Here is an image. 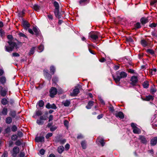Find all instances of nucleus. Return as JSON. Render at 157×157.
<instances>
[{
  "label": "nucleus",
  "mask_w": 157,
  "mask_h": 157,
  "mask_svg": "<svg viewBox=\"0 0 157 157\" xmlns=\"http://www.w3.org/2000/svg\"><path fill=\"white\" fill-rule=\"evenodd\" d=\"M7 38L9 39V41L7 42L9 44V46H5V50L6 51L8 52H12L14 48H15L17 49L19 48L18 45L19 44H21V42H19L17 44L15 42L13 41V37L12 35H8L7 36Z\"/></svg>",
  "instance_id": "1"
},
{
  "label": "nucleus",
  "mask_w": 157,
  "mask_h": 157,
  "mask_svg": "<svg viewBox=\"0 0 157 157\" xmlns=\"http://www.w3.org/2000/svg\"><path fill=\"white\" fill-rule=\"evenodd\" d=\"M54 6L55 7L54 10V13L55 17L58 19H60L63 17V15L64 14V12L62 10L59 11V5L56 1L54 2L53 3Z\"/></svg>",
  "instance_id": "2"
},
{
  "label": "nucleus",
  "mask_w": 157,
  "mask_h": 157,
  "mask_svg": "<svg viewBox=\"0 0 157 157\" xmlns=\"http://www.w3.org/2000/svg\"><path fill=\"white\" fill-rule=\"evenodd\" d=\"M116 74L117 75L116 78H115L113 75H112V77L116 83L119 84H120V81L121 79L126 78L127 76V73L123 71L120 72L119 71H118L116 72Z\"/></svg>",
  "instance_id": "3"
},
{
  "label": "nucleus",
  "mask_w": 157,
  "mask_h": 157,
  "mask_svg": "<svg viewBox=\"0 0 157 157\" xmlns=\"http://www.w3.org/2000/svg\"><path fill=\"white\" fill-rule=\"evenodd\" d=\"M0 95L2 97H5L7 94L8 89L6 86L3 87L0 86Z\"/></svg>",
  "instance_id": "4"
},
{
  "label": "nucleus",
  "mask_w": 157,
  "mask_h": 157,
  "mask_svg": "<svg viewBox=\"0 0 157 157\" xmlns=\"http://www.w3.org/2000/svg\"><path fill=\"white\" fill-rule=\"evenodd\" d=\"M43 72L44 78L49 81H50L52 78V74L51 75L49 73L48 70L47 69H44L43 71Z\"/></svg>",
  "instance_id": "5"
},
{
  "label": "nucleus",
  "mask_w": 157,
  "mask_h": 157,
  "mask_svg": "<svg viewBox=\"0 0 157 157\" xmlns=\"http://www.w3.org/2000/svg\"><path fill=\"white\" fill-rule=\"evenodd\" d=\"M48 119V117L45 115L40 116L39 119L36 120V122L39 125H42L44 123L43 120H46Z\"/></svg>",
  "instance_id": "6"
},
{
  "label": "nucleus",
  "mask_w": 157,
  "mask_h": 157,
  "mask_svg": "<svg viewBox=\"0 0 157 157\" xmlns=\"http://www.w3.org/2000/svg\"><path fill=\"white\" fill-rule=\"evenodd\" d=\"M99 33L98 32H96L94 33L92 31L89 34V37L92 39V40H96L98 38V34Z\"/></svg>",
  "instance_id": "7"
},
{
  "label": "nucleus",
  "mask_w": 157,
  "mask_h": 157,
  "mask_svg": "<svg viewBox=\"0 0 157 157\" xmlns=\"http://www.w3.org/2000/svg\"><path fill=\"white\" fill-rule=\"evenodd\" d=\"M57 93V89L54 87L51 88L49 91L50 96L52 98H54Z\"/></svg>",
  "instance_id": "8"
},
{
  "label": "nucleus",
  "mask_w": 157,
  "mask_h": 157,
  "mask_svg": "<svg viewBox=\"0 0 157 157\" xmlns=\"http://www.w3.org/2000/svg\"><path fill=\"white\" fill-rule=\"evenodd\" d=\"M130 84L133 86H136L138 82V79L136 76H133L131 77Z\"/></svg>",
  "instance_id": "9"
},
{
  "label": "nucleus",
  "mask_w": 157,
  "mask_h": 157,
  "mask_svg": "<svg viewBox=\"0 0 157 157\" xmlns=\"http://www.w3.org/2000/svg\"><path fill=\"white\" fill-rule=\"evenodd\" d=\"M19 148L17 146H15L13 149L12 155L13 157H17V155L20 152Z\"/></svg>",
  "instance_id": "10"
},
{
  "label": "nucleus",
  "mask_w": 157,
  "mask_h": 157,
  "mask_svg": "<svg viewBox=\"0 0 157 157\" xmlns=\"http://www.w3.org/2000/svg\"><path fill=\"white\" fill-rule=\"evenodd\" d=\"M22 23L24 29L26 30H27L31 25L27 21L25 20L23 18L22 19Z\"/></svg>",
  "instance_id": "11"
},
{
  "label": "nucleus",
  "mask_w": 157,
  "mask_h": 157,
  "mask_svg": "<svg viewBox=\"0 0 157 157\" xmlns=\"http://www.w3.org/2000/svg\"><path fill=\"white\" fill-rule=\"evenodd\" d=\"M79 93V89L78 88L77 86H75V88L73 90V92L71 93L70 96L72 97H75Z\"/></svg>",
  "instance_id": "12"
},
{
  "label": "nucleus",
  "mask_w": 157,
  "mask_h": 157,
  "mask_svg": "<svg viewBox=\"0 0 157 157\" xmlns=\"http://www.w3.org/2000/svg\"><path fill=\"white\" fill-rule=\"evenodd\" d=\"M45 107L47 109H56L57 107L54 103L51 104L49 102L47 103L45 105Z\"/></svg>",
  "instance_id": "13"
},
{
  "label": "nucleus",
  "mask_w": 157,
  "mask_h": 157,
  "mask_svg": "<svg viewBox=\"0 0 157 157\" xmlns=\"http://www.w3.org/2000/svg\"><path fill=\"white\" fill-rule=\"evenodd\" d=\"M139 137V139L140 140L141 143H143V144H147V141L146 137L145 136L140 135Z\"/></svg>",
  "instance_id": "14"
},
{
  "label": "nucleus",
  "mask_w": 157,
  "mask_h": 157,
  "mask_svg": "<svg viewBox=\"0 0 157 157\" xmlns=\"http://www.w3.org/2000/svg\"><path fill=\"white\" fill-rule=\"evenodd\" d=\"M148 18V17H143L140 18V21L142 25H145L149 22Z\"/></svg>",
  "instance_id": "15"
},
{
  "label": "nucleus",
  "mask_w": 157,
  "mask_h": 157,
  "mask_svg": "<svg viewBox=\"0 0 157 157\" xmlns=\"http://www.w3.org/2000/svg\"><path fill=\"white\" fill-rule=\"evenodd\" d=\"M141 99L144 101H153L154 100V96L150 95L146 96L145 98L141 97Z\"/></svg>",
  "instance_id": "16"
},
{
  "label": "nucleus",
  "mask_w": 157,
  "mask_h": 157,
  "mask_svg": "<svg viewBox=\"0 0 157 157\" xmlns=\"http://www.w3.org/2000/svg\"><path fill=\"white\" fill-rule=\"evenodd\" d=\"M44 137L43 136H40L36 137L35 138V141L37 142H44Z\"/></svg>",
  "instance_id": "17"
},
{
  "label": "nucleus",
  "mask_w": 157,
  "mask_h": 157,
  "mask_svg": "<svg viewBox=\"0 0 157 157\" xmlns=\"http://www.w3.org/2000/svg\"><path fill=\"white\" fill-rule=\"evenodd\" d=\"M157 143V136L154 137L150 140V144L151 146H154Z\"/></svg>",
  "instance_id": "18"
},
{
  "label": "nucleus",
  "mask_w": 157,
  "mask_h": 157,
  "mask_svg": "<svg viewBox=\"0 0 157 157\" xmlns=\"http://www.w3.org/2000/svg\"><path fill=\"white\" fill-rule=\"evenodd\" d=\"M115 117L120 119H123L124 118V113L121 111L117 113H116L115 114Z\"/></svg>",
  "instance_id": "19"
},
{
  "label": "nucleus",
  "mask_w": 157,
  "mask_h": 157,
  "mask_svg": "<svg viewBox=\"0 0 157 157\" xmlns=\"http://www.w3.org/2000/svg\"><path fill=\"white\" fill-rule=\"evenodd\" d=\"M7 109L6 107H5L2 109V110L0 112V115L6 116L7 115Z\"/></svg>",
  "instance_id": "20"
},
{
  "label": "nucleus",
  "mask_w": 157,
  "mask_h": 157,
  "mask_svg": "<svg viewBox=\"0 0 157 157\" xmlns=\"http://www.w3.org/2000/svg\"><path fill=\"white\" fill-rule=\"evenodd\" d=\"M33 30L34 33V34L37 36H39L40 34V31L36 27H33Z\"/></svg>",
  "instance_id": "21"
},
{
  "label": "nucleus",
  "mask_w": 157,
  "mask_h": 157,
  "mask_svg": "<svg viewBox=\"0 0 157 157\" xmlns=\"http://www.w3.org/2000/svg\"><path fill=\"white\" fill-rule=\"evenodd\" d=\"M94 101H89L87 105L86 106V108L87 109H90L92 107L93 105L94 104Z\"/></svg>",
  "instance_id": "22"
},
{
  "label": "nucleus",
  "mask_w": 157,
  "mask_h": 157,
  "mask_svg": "<svg viewBox=\"0 0 157 157\" xmlns=\"http://www.w3.org/2000/svg\"><path fill=\"white\" fill-rule=\"evenodd\" d=\"M9 115L13 119L15 118L17 116L16 112L15 110H11L9 113Z\"/></svg>",
  "instance_id": "23"
},
{
  "label": "nucleus",
  "mask_w": 157,
  "mask_h": 157,
  "mask_svg": "<svg viewBox=\"0 0 157 157\" xmlns=\"http://www.w3.org/2000/svg\"><path fill=\"white\" fill-rule=\"evenodd\" d=\"M90 2V0H80L79 4L81 5H85Z\"/></svg>",
  "instance_id": "24"
},
{
  "label": "nucleus",
  "mask_w": 157,
  "mask_h": 157,
  "mask_svg": "<svg viewBox=\"0 0 157 157\" xmlns=\"http://www.w3.org/2000/svg\"><path fill=\"white\" fill-rule=\"evenodd\" d=\"M81 145L83 149H85L87 148V142L86 140H82L81 143Z\"/></svg>",
  "instance_id": "25"
},
{
  "label": "nucleus",
  "mask_w": 157,
  "mask_h": 157,
  "mask_svg": "<svg viewBox=\"0 0 157 157\" xmlns=\"http://www.w3.org/2000/svg\"><path fill=\"white\" fill-rule=\"evenodd\" d=\"M155 85H153V86H152L151 87V89L150 90V92L151 94L153 95L155 93L156 91V89L155 87Z\"/></svg>",
  "instance_id": "26"
},
{
  "label": "nucleus",
  "mask_w": 157,
  "mask_h": 157,
  "mask_svg": "<svg viewBox=\"0 0 157 157\" xmlns=\"http://www.w3.org/2000/svg\"><path fill=\"white\" fill-rule=\"evenodd\" d=\"M62 104L64 106L68 107L71 104L70 101L67 99L65 101H63L62 102Z\"/></svg>",
  "instance_id": "27"
},
{
  "label": "nucleus",
  "mask_w": 157,
  "mask_h": 157,
  "mask_svg": "<svg viewBox=\"0 0 157 157\" xmlns=\"http://www.w3.org/2000/svg\"><path fill=\"white\" fill-rule=\"evenodd\" d=\"M12 118L11 117H7L5 119L6 123L7 124H10L13 121Z\"/></svg>",
  "instance_id": "28"
},
{
  "label": "nucleus",
  "mask_w": 157,
  "mask_h": 157,
  "mask_svg": "<svg viewBox=\"0 0 157 157\" xmlns=\"http://www.w3.org/2000/svg\"><path fill=\"white\" fill-rule=\"evenodd\" d=\"M52 80L53 82L52 83H54L56 85H57V83L59 81V78L57 76H54L52 78Z\"/></svg>",
  "instance_id": "29"
},
{
  "label": "nucleus",
  "mask_w": 157,
  "mask_h": 157,
  "mask_svg": "<svg viewBox=\"0 0 157 157\" xmlns=\"http://www.w3.org/2000/svg\"><path fill=\"white\" fill-rule=\"evenodd\" d=\"M6 81V78L4 76H2L0 77V83L4 85Z\"/></svg>",
  "instance_id": "30"
},
{
  "label": "nucleus",
  "mask_w": 157,
  "mask_h": 157,
  "mask_svg": "<svg viewBox=\"0 0 157 157\" xmlns=\"http://www.w3.org/2000/svg\"><path fill=\"white\" fill-rule=\"evenodd\" d=\"M9 102V101L5 98L2 99L1 101V103L3 105H6L8 104Z\"/></svg>",
  "instance_id": "31"
},
{
  "label": "nucleus",
  "mask_w": 157,
  "mask_h": 157,
  "mask_svg": "<svg viewBox=\"0 0 157 157\" xmlns=\"http://www.w3.org/2000/svg\"><path fill=\"white\" fill-rule=\"evenodd\" d=\"M11 132V129L10 126H7L6 128H5L4 131V134H8L10 133Z\"/></svg>",
  "instance_id": "32"
},
{
  "label": "nucleus",
  "mask_w": 157,
  "mask_h": 157,
  "mask_svg": "<svg viewBox=\"0 0 157 157\" xmlns=\"http://www.w3.org/2000/svg\"><path fill=\"white\" fill-rule=\"evenodd\" d=\"M57 150L59 154H61L64 151V148L63 146H60L58 147Z\"/></svg>",
  "instance_id": "33"
},
{
  "label": "nucleus",
  "mask_w": 157,
  "mask_h": 157,
  "mask_svg": "<svg viewBox=\"0 0 157 157\" xmlns=\"http://www.w3.org/2000/svg\"><path fill=\"white\" fill-rule=\"evenodd\" d=\"M140 44L144 47H145L148 44L146 41L144 40L143 39L141 40L140 42Z\"/></svg>",
  "instance_id": "34"
},
{
  "label": "nucleus",
  "mask_w": 157,
  "mask_h": 157,
  "mask_svg": "<svg viewBox=\"0 0 157 157\" xmlns=\"http://www.w3.org/2000/svg\"><path fill=\"white\" fill-rule=\"evenodd\" d=\"M50 71L52 75H54L56 71V68L55 67L53 66H51L50 67Z\"/></svg>",
  "instance_id": "35"
},
{
  "label": "nucleus",
  "mask_w": 157,
  "mask_h": 157,
  "mask_svg": "<svg viewBox=\"0 0 157 157\" xmlns=\"http://www.w3.org/2000/svg\"><path fill=\"white\" fill-rule=\"evenodd\" d=\"M149 84L148 81H145L143 82V87L145 88H147L149 87Z\"/></svg>",
  "instance_id": "36"
},
{
  "label": "nucleus",
  "mask_w": 157,
  "mask_h": 157,
  "mask_svg": "<svg viewBox=\"0 0 157 157\" xmlns=\"http://www.w3.org/2000/svg\"><path fill=\"white\" fill-rule=\"evenodd\" d=\"M35 47H33L31 48L29 52V55L30 56H31L34 54L35 52Z\"/></svg>",
  "instance_id": "37"
},
{
  "label": "nucleus",
  "mask_w": 157,
  "mask_h": 157,
  "mask_svg": "<svg viewBox=\"0 0 157 157\" xmlns=\"http://www.w3.org/2000/svg\"><path fill=\"white\" fill-rule=\"evenodd\" d=\"M62 136L61 135H59L55 137V141L56 142H59L62 139Z\"/></svg>",
  "instance_id": "38"
},
{
  "label": "nucleus",
  "mask_w": 157,
  "mask_h": 157,
  "mask_svg": "<svg viewBox=\"0 0 157 157\" xmlns=\"http://www.w3.org/2000/svg\"><path fill=\"white\" fill-rule=\"evenodd\" d=\"M133 132L135 134H139L140 133V131L139 128L137 127L133 129Z\"/></svg>",
  "instance_id": "39"
},
{
  "label": "nucleus",
  "mask_w": 157,
  "mask_h": 157,
  "mask_svg": "<svg viewBox=\"0 0 157 157\" xmlns=\"http://www.w3.org/2000/svg\"><path fill=\"white\" fill-rule=\"evenodd\" d=\"M42 112L41 110H38L36 111L35 116L37 117H39L42 115Z\"/></svg>",
  "instance_id": "40"
},
{
  "label": "nucleus",
  "mask_w": 157,
  "mask_h": 157,
  "mask_svg": "<svg viewBox=\"0 0 157 157\" xmlns=\"http://www.w3.org/2000/svg\"><path fill=\"white\" fill-rule=\"evenodd\" d=\"M25 10L23 9L18 14V16L19 17H21L22 18L24 15L25 14Z\"/></svg>",
  "instance_id": "41"
},
{
  "label": "nucleus",
  "mask_w": 157,
  "mask_h": 157,
  "mask_svg": "<svg viewBox=\"0 0 157 157\" xmlns=\"http://www.w3.org/2000/svg\"><path fill=\"white\" fill-rule=\"evenodd\" d=\"M38 105L40 107H42L44 105V102L43 100H40L38 102Z\"/></svg>",
  "instance_id": "42"
},
{
  "label": "nucleus",
  "mask_w": 157,
  "mask_h": 157,
  "mask_svg": "<svg viewBox=\"0 0 157 157\" xmlns=\"http://www.w3.org/2000/svg\"><path fill=\"white\" fill-rule=\"evenodd\" d=\"M40 8V6L38 5V4H35L33 6V9L37 11H38Z\"/></svg>",
  "instance_id": "43"
},
{
  "label": "nucleus",
  "mask_w": 157,
  "mask_h": 157,
  "mask_svg": "<svg viewBox=\"0 0 157 157\" xmlns=\"http://www.w3.org/2000/svg\"><path fill=\"white\" fill-rule=\"evenodd\" d=\"M22 144V142H21V140H17L15 142V144L17 146H21Z\"/></svg>",
  "instance_id": "44"
},
{
  "label": "nucleus",
  "mask_w": 157,
  "mask_h": 157,
  "mask_svg": "<svg viewBox=\"0 0 157 157\" xmlns=\"http://www.w3.org/2000/svg\"><path fill=\"white\" fill-rule=\"evenodd\" d=\"M135 29H140L141 27V26L140 23L138 22H137L136 24H134V25Z\"/></svg>",
  "instance_id": "45"
},
{
  "label": "nucleus",
  "mask_w": 157,
  "mask_h": 157,
  "mask_svg": "<svg viewBox=\"0 0 157 157\" xmlns=\"http://www.w3.org/2000/svg\"><path fill=\"white\" fill-rule=\"evenodd\" d=\"M11 129L12 132H15L17 131V128L15 125H13L11 127Z\"/></svg>",
  "instance_id": "46"
},
{
  "label": "nucleus",
  "mask_w": 157,
  "mask_h": 157,
  "mask_svg": "<svg viewBox=\"0 0 157 157\" xmlns=\"http://www.w3.org/2000/svg\"><path fill=\"white\" fill-rule=\"evenodd\" d=\"M44 49L43 46L40 45L38 47V51L39 52H42Z\"/></svg>",
  "instance_id": "47"
},
{
  "label": "nucleus",
  "mask_w": 157,
  "mask_h": 157,
  "mask_svg": "<svg viewBox=\"0 0 157 157\" xmlns=\"http://www.w3.org/2000/svg\"><path fill=\"white\" fill-rule=\"evenodd\" d=\"M18 138V136L16 135H13L11 136V140L13 141L17 140Z\"/></svg>",
  "instance_id": "48"
},
{
  "label": "nucleus",
  "mask_w": 157,
  "mask_h": 157,
  "mask_svg": "<svg viewBox=\"0 0 157 157\" xmlns=\"http://www.w3.org/2000/svg\"><path fill=\"white\" fill-rule=\"evenodd\" d=\"M57 128V127L53 125L50 128V130L51 132L55 131Z\"/></svg>",
  "instance_id": "49"
},
{
  "label": "nucleus",
  "mask_w": 157,
  "mask_h": 157,
  "mask_svg": "<svg viewBox=\"0 0 157 157\" xmlns=\"http://www.w3.org/2000/svg\"><path fill=\"white\" fill-rule=\"evenodd\" d=\"M156 4H157V0H151L150 2L151 6H153Z\"/></svg>",
  "instance_id": "50"
},
{
  "label": "nucleus",
  "mask_w": 157,
  "mask_h": 157,
  "mask_svg": "<svg viewBox=\"0 0 157 157\" xmlns=\"http://www.w3.org/2000/svg\"><path fill=\"white\" fill-rule=\"evenodd\" d=\"M147 52L152 55H153L155 53L154 52L153 50L150 49H147Z\"/></svg>",
  "instance_id": "51"
},
{
  "label": "nucleus",
  "mask_w": 157,
  "mask_h": 157,
  "mask_svg": "<svg viewBox=\"0 0 157 157\" xmlns=\"http://www.w3.org/2000/svg\"><path fill=\"white\" fill-rule=\"evenodd\" d=\"M99 142L101 144V146L103 147L105 145V143L104 142V140L103 139H100L99 141Z\"/></svg>",
  "instance_id": "52"
},
{
  "label": "nucleus",
  "mask_w": 157,
  "mask_h": 157,
  "mask_svg": "<svg viewBox=\"0 0 157 157\" xmlns=\"http://www.w3.org/2000/svg\"><path fill=\"white\" fill-rule=\"evenodd\" d=\"M17 136L20 138H21V137H22L23 136V133L22 132L20 131H17Z\"/></svg>",
  "instance_id": "53"
},
{
  "label": "nucleus",
  "mask_w": 157,
  "mask_h": 157,
  "mask_svg": "<svg viewBox=\"0 0 157 157\" xmlns=\"http://www.w3.org/2000/svg\"><path fill=\"white\" fill-rule=\"evenodd\" d=\"M18 35L20 37H25L26 39H28V37L24 33H20Z\"/></svg>",
  "instance_id": "54"
},
{
  "label": "nucleus",
  "mask_w": 157,
  "mask_h": 157,
  "mask_svg": "<svg viewBox=\"0 0 157 157\" xmlns=\"http://www.w3.org/2000/svg\"><path fill=\"white\" fill-rule=\"evenodd\" d=\"M53 134L52 133H48L45 136V138L47 139H48L49 137L52 136Z\"/></svg>",
  "instance_id": "55"
},
{
  "label": "nucleus",
  "mask_w": 157,
  "mask_h": 157,
  "mask_svg": "<svg viewBox=\"0 0 157 157\" xmlns=\"http://www.w3.org/2000/svg\"><path fill=\"white\" fill-rule=\"evenodd\" d=\"M109 109L110 111L113 113L114 111V109L113 106L111 105L110 104V106L109 107Z\"/></svg>",
  "instance_id": "56"
},
{
  "label": "nucleus",
  "mask_w": 157,
  "mask_h": 157,
  "mask_svg": "<svg viewBox=\"0 0 157 157\" xmlns=\"http://www.w3.org/2000/svg\"><path fill=\"white\" fill-rule=\"evenodd\" d=\"M66 142V140L65 139H62L59 142L60 144H63Z\"/></svg>",
  "instance_id": "57"
},
{
  "label": "nucleus",
  "mask_w": 157,
  "mask_h": 157,
  "mask_svg": "<svg viewBox=\"0 0 157 157\" xmlns=\"http://www.w3.org/2000/svg\"><path fill=\"white\" fill-rule=\"evenodd\" d=\"M126 40L128 42H129L132 43L133 42V39L130 36H129L128 38H127Z\"/></svg>",
  "instance_id": "58"
},
{
  "label": "nucleus",
  "mask_w": 157,
  "mask_h": 157,
  "mask_svg": "<svg viewBox=\"0 0 157 157\" xmlns=\"http://www.w3.org/2000/svg\"><path fill=\"white\" fill-rule=\"evenodd\" d=\"M70 148V145L69 144H66L65 146V148L66 150H68Z\"/></svg>",
  "instance_id": "59"
},
{
  "label": "nucleus",
  "mask_w": 157,
  "mask_h": 157,
  "mask_svg": "<svg viewBox=\"0 0 157 157\" xmlns=\"http://www.w3.org/2000/svg\"><path fill=\"white\" fill-rule=\"evenodd\" d=\"M8 152L6 151H5L3 153L1 157H7Z\"/></svg>",
  "instance_id": "60"
},
{
  "label": "nucleus",
  "mask_w": 157,
  "mask_h": 157,
  "mask_svg": "<svg viewBox=\"0 0 157 157\" xmlns=\"http://www.w3.org/2000/svg\"><path fill=\"white\" fill-rule=\"evenodd\" d=\"M157 25V24H156V23H152L149 25V26L151 28H153V27H156Z\"/></svg>",
  "instance_id": "61"
},
{
  "label": "nucleus",
  "mask_w": 157,
  "mask_h": 157,
  "mask_svg": "<svg viewBox=\"0 0 157 157\" xmlns=\"http://www.w3.org/2000/svg\"><path fill=\"white\" fill-rule=\"evenodd\" d=\"M45 151L43 149H41L40 150V151H39L41 155H44V153H45Z\"/></svg>",
  "instance_id": "62"
},
{
  "label": "nucleus",
  "mask_w": 157,
  "mask_h": 157,
  "mask_svg": "<svg viewBox=\"0 0 157 157\" xmlns=\"http://www.w3.org/2000/svg\"><path fill=\"white\" fill-rule=\"evenodd\" d=\"M19 157H24L25 156V154L24 152L21 151L19 155Z\"/></svg>",
  "instance_id": "63"
},
{
  "label": "nucleus",
  "mask_w": 157,
  "mask_h": 157,
  "mask_svg": "<svg viewBox=\"0 0 157 157\" xmlns=\"http://www.w3.org/2000/svg\"><path fill=\"white\" fill-rule=\"evenodd\" d=\"M84 138L83 136L81 134H79L77 136V138L78 139H82Z\"/></svg>",
  "instance_id": "64"
}]
</instances>
